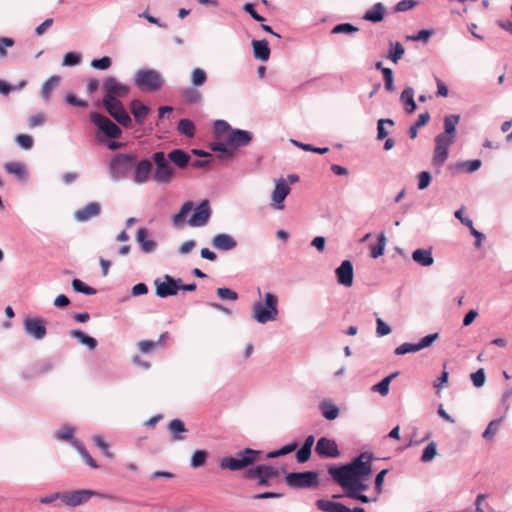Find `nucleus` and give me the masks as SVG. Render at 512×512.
<instances>
[{
  "label": "nucleus",
  "instance_id": "nucleus-46",
  "mask_svg": "<svg viewBox=\"0 0 512 512\" xmlns=\"http://www.w3.org/2000/svg\"><path fill=\"white\" fill-rule=\"evenodd\" d=\"M231 127L227 122L223 120H218L215 122L214 131L218 139L227 140V135L231 131Z\"/></svg>",
  "mask_w": 512,
  "mask_h": 512
},
{
  "label": "nucleus",
  "instance_id": "nucleus-5",
  "mask_svg": "<svg viewBox=\"0 0 512 512\" xmlns=\"http://www.w3.org/2000/svg\"><path fill=\"white\" fill-rule=\"evenodd\" d=\"M152 160L156 165V170L153 174V179L158 184H168L172 181L175 175L173 167L166 158L164 152L158 151L152 155Z\"/></svg>",
  "mask_w": 512,
  "mask_h": 512
},
{
  "label": "nucleus",
  "instance_id": "nucleus-3",
  "mask_svg": "<svg viewBox=\"0 0 512 512\" xmlns=\"http://www.w3.org/2000/svg\"><path fill=\"white\" fill-rule=\"evenodd\" d=\"M261 452L253 449H245L236 454L235 457H224L220 461V467L231 471L244 469L255 463Z\"/></svg>",
  "mask_w": 512,
  "mask_h": 512
},
{
  "label": "nucleus",
  "instance_id": "nucleus-41",
  "mask_svg": "<svg viewBox=\"0 0 512 512\" xmlns=\"http://www.w3.org/2000/svg\"><path fill=\"white\" fill-rule=\"evenodd\" d=\"M405 49L403 45L400 42H390V50L388 53V58L394 62L397 63L402 56L404 55Z\"/></svg>",
  "mask_w": 512,
  "mask_h": 512
},
{
  "label": "nucleus",
  "instance_id": "nucleus-37",
  "mask_svg": "<svg viewBox=\"0 0 512 512\" xmlns=\"http://www.w3.org/2000/svg\"><path fill=\"white\" fill-rule=\"evenodd\" d=\"M320 409L327 420H334L339 416V408L331 402L323 401L320 404Z\"/></svg>",
  "mask_w": 512,
  "mask_h": 512
},
{
  "label": "nucleus",
  "instance_id": "nucleus-4",
  "mask_svg": "<svg viewBox=\"0 0 512 512\" xmlns=\"http://www.w3.org/2000/svg\"><path fill=\"white\" fill-rule=\"evenodd\" d=\"M285 482L289 487L298 489L317 488L320 484L319 474L315 471L288 473Z\"/></svg>",
  "mask_w": 512,
  "mask_h": 512
},
{
  "label": "nucleus",
  "instance_id": "nucleus-59",
  "mask_svg": "<svg viewBox=\"0 0 512 512\" xmlns=\"http://www.w3.org/2000/svg\"><path fill=\"white\" fill-rule=\"evenodd\" d=\"M418 189H426L431 182V174L428 171H422L418 174Z\"/></svg>",
  "mask_w": 512,
  "mask_h": 512
},
{
  "label": "nucleus",
  "instance_id": "nucleus-27",
  "mask_svg": "<svg viewBox=\"0 0 512 512\" xmlns=\"http://www.w3.org/2000/svg\"><path fill=\"white\" fill-rule=\"evenodd\" d=\"M316 506L319 510L324 512H348V507L345 505L324 499L317 500Z\"/></svg>",
  "mask_w": 512,
  "mask_h": 512
},
{
  "label": "nucleus",
  "instance_id": "nucleus-58",
  "mask_svg": "<svg viewBox=\"0 0 512 512\" xmlns=\"http://www.w3.org/2000/svg\"><path fill=\"white\" fill-rule=\"evenodd\" d=\"M15 140L18 145L25 150L31 149L33 146V139L30 135L19 134Z\"/></svg>",
  "mask_w": 512,
  "mask_h": 512
},
{
  "label": "nucleus",
  "instance_id": "nucleus-13",
  "mask_svg": "<svg viewBox=\"0 0 512 512\" xmlns=\"http://www.w3.org/2000/svg\"><path fill=\"white\" fill-rule=\"evenodd\" d=\"M107 112L123 127L131 128L132 120L120 101L103 102Z\"/></svg>",
  "mask_w": 512,
  "mask_h": 512
},
{
  "label": "nucleus",
  "instance_id": "nucleus-31",
  "mask_svg": "<svg viewBox=\"0 0 512 512\" xmlns=\"http://www.w3.org/2000/svg\"><path fill=\"white\" fill-rule=\"evenodd\" d=\"M168 430L172 435L174 441H180L184 439L183 434L187 432L184 423L180 419H173L168 424Z\"/></svg>",
  "mask_w": 512,
  "mask_h": 512
},
{
  "label": "nucleus",
  "instance_id": "nucleus-30",
  "mask_svg": "<svg viewBox=\"0 0 512 512\" xmlns=\"http://www.w3.org/2000/svg\"><path fill=\"white\" fill-rule=\"evenodd\" d=\"M148 231L145 228H140L136 235V240L140 244L141 249L146 252H152L156 248V242L154 240L147 239Z\"/></svg>",
  "mask_w": 512,
  "mask_h": 512
},
{
  "label": "nucleus",
  "instance_id": "nucleus-15",
  "mask_svg": "<svg viewBox=\"0 0 512 512\" xmlns=\"http://www.w3.org/2000/svg\"><path fill=\"white\" fill-rule=\"evenodd\" d=\"M211 216V208L208 200H203L194 210V213L188 220L192 227H201L207 224Z\"/></svg>",
  "mask_w": 512,
  "mask_h": 512
},
{
  "label": "nucleus",
  "instance_id": "nucleus-38",
  "mask_svg": "<svg viewBox=\"0 0 512 512\" xmlns=\"http://www.w3.org/2000/svg\"><path fill=\"white\" fill-rule=\"evenodd\" d=\"M413 97L414 91L410 87L404 89L401 93V101L405 104L408 113H413L416 110V103Z\"/></svg>",
  "mask_w": 512,
  "mask_h": 512
},
{
  "label": "nucleus",
  "instance_id": "nucleus-40",
  "mask_svg": "<svg viewBox=\"0 0 512 512\" xmlns=\"http://www.w3.org/2000/svg\"><path fill=\"white\" fill-rule=\"evenodd\" d=\"M397 375H398V372H394V373L388 375L387 377L382 379L379 383L374 385L372 387V391L373 392H378L382 396H386L388 394V392H389V385H390L391 380L394 377H396Z\"/></svg>",
  "mask_w": 512,
  "mask_h": 512
},
{
  "label": "nucleus",
  "instance_id": "nucleus-39",
  "mask_svg": "<svg viewBox=\"0 0 512 512\" xmlns=\"http://www.w3.org/2000/svg\"><path fill=\"white\" fill-rule=\"evenodd\" d=\"M210 148L213 151L220 152L218 158L221 160L228 161V160H231L234 156L233 149L228 148L227 145H225L223 143H212L210 145Z\"/></svg>",
  "mask_w": 512,
  "mask_h": 512
},
{
  "label": "nucleus",
  "instance_id": "nucleus-19",
  "mask_svg": "<svg viewBox=\"0 0 512 512\" xmlns=\"http://www.w3.org/2000/svg\"><path fill=\"white\" fill-rule=\"evenodd\" d=\"M252 140V134L245 130L240 129H232L227 135V145H229L233 149V151L237 147L246 146Z\"/></svg>",
  "mask_w": 512,
  "mask_h": 512
},
{
  "label": "nucleus",
  "instance_id": "nucleus-57",
  "mask_svg": "<svg viewBox=\"0 0 512 512\" xmlns=\"http://www.w3.org/2000/svg\"><path fill=\"white\" fill-rule=\"evenodd\" d=\"M76 447L87 465H89L93 469H96L99 467L98 464L96 463V461L90 456L88 451L82 445H76Z\"/></svg>",
  "mask_w": 512,
  "mask_h": 512
},
{
  "label": "nucleus",
  "instance_id": "nucleus-6",
  "mask_svg": "<svg viewBox=\"0 0 512 512\" xmlns=\"http://www.w3.org/2000/svg\"><path fill=\"white\" fill-rule=\"evenodd\" d=\"M136 160L133 154H116L109 164V171L114 180H119L128 175Z\"/></svg>",
  "mask_w": 512,
  "mask_h": 512
},
{
  "label": "nucleus",
  "instance_id": "nucleus-9",
  "mask_svg": "<svg viewBox=\"0 0 512 512\" xmlns=\"http://www.w3.org/2000/svg\"><path fill=\"white\" fill-rule=\"evenodd\" d=\"M154 285L156 295L161 298H166L178 293L181 287V279H174L169 275H165L163 278L155 279Z\"/></svg>",
  "mask_w": 512,
  "mask_h": 512
},
{
  "label": "nucleus",
  "instance_id": "nucleus-8",
  "mask_svg": "<svg viewBox=\"0 0 512 512\" xmlns=\"http://www.w3.org/2000/svg\"><path fill=\"white\" fill-rule=\"evenodd\" d=\"M105 92L103 102L119 101V98L126 97L130 91V87L117 81L115 77H108L103 83Z\"/></svg>",
  "mask_w": 512,
  "mask_h": 512
},
{
  "label": "nucleus",
  "instance_id": "nucleus-34",
  "mask_svg": "<svg viewBox=\"0 0 512 512\" xmlns=\"http://www.w3.org/2000/svg\"><path fill=\"white\" fill-rule=\"evenodd\" d=\"M70 336L76 338L81 344L86 345L91 350H94L97 347V340L86 335L81 330H71Z\"/></svg>",
  "mask_w": 512,
  "mask_h": 512
},
{
  "label": "nucleus",
  "instance_id": "nucleus-14",
  "mask_svg": "<svg viewBox=\"0 0 512 512\" xmlns=\"http://www.w3.org/2000/svg\"><path fill=\"white\" fill-rule=\"evenodd\" d=\"M316 454L321 458H337L340 456L338 445L334 439L321 437L315 446Z\"/></svg>",
  "mask_w": 512,
  "mask_h": 512
},
{
  "label": "nucleus",
  "instance_id": "nucleus-11",
  "mask_svg": "<svg viewBox=\"0 0 512 512\" xmlns=\"http://www.w3.org/2000/svg\"><path fill=\"white\" fill-rule=\"evenodd\" d=\"M455 140L437 135L435 137V148L432 157V165L440 168L448 158L449 148Z\"/></svg>",
  "mask_w": 512,
  "mask_h": 512
},
{
  "label": "nucleus",
  "instance_id": "nucleus-12",
  "mask_svg": "<svg viewBox=\"0 0 512 512\" xmlns=\"http://www.w3.org/2000/svg\"><path fill=\"white\" fill-rule=\"evenodd\" d=\"M278 475V471L268 465H258L245 472L246 478L257 479L260 486H266L270 479L275 478Z\"/></svg>",
  "mask_w": 512,
  "mask_h": 512
},
{
  "label": "nucleus",
  "instance_id": "nucleus-32",
  "mask_svg": "<svg viewBox=\"0 0 512 512\" xmlns=\"http://www.w3.org/2000/svg\"><path fill=\"white\" fill-rule=\"evenodd\" d=\"M412 259L422 266H431L434 262L431 251L426 249L415 250Z\"/></svg>",
  "mask_w": 512,
  "mask_h": 512
},
{
  "label": "nucleus",
  "instance_id": "nucleus-50",
  "mask_svg": "<svg viewBox=\"0 0 512 512\" xmlns=\"http://www.w3.org/2000/svg\"><path fill=\"white\" fill-rule=\"evenodd\" d=\"M207 80L206 72L201 68H195L191 74V81L194 86H201Z\"/></svg>",
  "mask_w": 512,
  "mask_h": 512
},
{
  "label": "nucleus",
  "instance_id": "nucleus-36",
  "mask_svg": "<svg viewBox=\"0 0 512 512\" xmlns=\"http://www.w3.org/2000/svg\"><path fill=\"white\" fill-rule=\"evenodd\" d=\"M60 77L57 75L51 76L41 88V96L45 101L50 99L51 92L59 85Z\"/></svg>",
  "mask_w": 512,
  "mask_h": 512
},
{
  "label": "nucleus",
  "instance_id": "nucleus-24",
  "mask_svg": "<svg viewBox=\"0 0 512 512\" xmlns=\"http://www.w3.org/2000/svg\"><path fill=\"white\" fill-rule=\"evenodd\" d=\"M212 245L218 250L227 251L234 249L237 242L232 236L221 233L214 236L212 239Z\"/></svg>",
  "mask_w": 512,
  "mask_h": 512
},
{
  "label": "nucleus",
  "instance_id": "nucleus-7",
  "mask_svg": "<svg viewBox=\"0 0 512 512\" xmlns=\"http://www.w3.org/2000/svg\"><path fill=\"white\" fill-rule=\"evenodd\" d=\"M135 84L142 91L155 92L162 87L163 79L154 70H139L135 75Z\"/></svg>",
  "mask_w": 512,
  "mask_h": 512
},
{
  "label": "nucleus",
  "instance_id": "nucleus-52",
  "mask_svg": "<svg viewBox=\"0 0 512 512\" xmlns=\"http://www.w3.org/2000/svg\"><path fill=\"white\" fill-rule=\"evenodd\" d=\"M207 453L204 450H197L193 453L191 458V466L193 468L201 467L205 464Z\"/></svg>",
  "mask_w": 512,
  "mask_h": 512
},
{
  "label": "nucleus",
  "instance_id": "nucleus-43",
  "mask_svg": "<svg viewBox=\"0 0 512 512\" xmlns=\"http://www.w3.org/2000/svg\"><path fill=\"white\" fill-rule=\"evenodd\" d=\"M5 170L10 173L18 176L19 178H24L26 175L25 165L20 162H9L4 166Z\"/></svg>",
  "mask_w": 512,
  "mask_h": 512
},
{
  "label": "nucleus",
  "instance_id": "nucleus-23",
  "mask_svg": "<svg viewBox=\"0 0 512 512\" xmlns=\"http://www.w3.org/2000/svg\"><path fill=\"white\" fill-rule=\"evenodd\" d=\"M101 212V206L97 202H90L81 209H78L74 213V217L79 222H85L98 216Z\"/></svg>",
  "mask_w": 512,
  "mask_h": 512
},
{
  "label": "nucleus",
  "instance_id": "nucleus-29",
  "mask_svg": "<svg viewBox=\"0 0 512 512\" xmlns=\"http://www.w3.org/2000/svg\"><path fill=\"white\" fill-rule=\"evenodd\" d=\"M459 122L458 115H448L444 118V132L440 136L455 140L456 125Z\"/></svg>",
  "mask_w": 512,
  "mask_h": 512
},
{
  "label": "nucleus",
  "instance_id": "nucleus-2",
  "mask_svg": "<svg viewBox=\"0 0 512 512\" xmlns=\"http://www.w3.org/2000/svg\"><path fill=\"white\" fill-rule=\"evenodd\" d=\"M278 298L272 293H266L264 302L258 301L253 304V318L259 323H267L276 319L278 315Z\"/></svg>",
  "mask_w": 512,
  "mask_h": 512
},
{
  "label": "nucleus",
  "instance_id": "nucleus-35",
  "mask_svg": "<svg viewBox=\"0 0 512 512\" xmlns=\"http://www.w3.org/2000/svg\"><path fill=\"white\" fill-rule=\"evenodd\" d=\"M384 6L382 3H376L370 10L364 14V19L371 22H380L384 17Z\"/></svg>",
  "mask_w": 512,
  "mask_h": 512
},
{
  "label": "nucleus",
  "instance_id": "nucleus-55",
  "mask_svg": "<svg viewBox=\"0 0 512 512\" xmlns=\"http://www.w3.org/2000/svg\"><path fill=\"white\" fill-rule=\"evenodd\" d=\"M387 123L391 126L394 125V121L392 119H379L377 123V139L382 140L387 137L388 132L384 128V124Z\"/></svg>",
  "mask_w": 512,
  "mask_h": 512
},
{
  "label": "nucleus",
  "instance_id": "nucleus-47",
  "mask_svg": "<svg viewBox=\"0 0 512 512\" xmlns=\"http://www.w3.org/2000/svg\"><path fill=\"white\" fill-rule=\"evenodd\" d=\"M178 131L187 137H193L195 133V125L189 119H181L178 123Z\"/></svg>",
  "mask_w": 512,
  "mask_h": 512
},
{
  "label": "nucleus",
  "instance_id": "nucleus-62",
  "mask_svg": "<svg viewBox=\"0 0 512 512\" xmlns=\"http://www.w3.org/2000/svg\"><path fill=\"white\" fill-rule=\"evenodd\" d=\"M418 5V2L415 0H402L397 3L395 10L397 12H405L415 8Z\"/></svg>",
  "mask_w": 512,
  "mask_h": 512
},
{
  "label": "nucleus",
  "instance_id": "nucleus-44",
  "mask_svg": "<svg viewBox=\"0 0 512 512\" xmlns=\"http://www.w3.org/2000/svg\"><path fill=\"white\" fill-rule=\"evenodd\" d=\"M386 245V237L384 234H380L378 237L377 244H373L370 246V256L374 259L380 257L384 253Z\"/></svg>",
  "mask_w": 512,
  "mask_h": 512
},
{
  "label": "nucleus",
  "instance_id": "nucleus-1",
  "mask_svg": "<svg viewBox=\"0 0 512 512\" xmlns=\"http://www.w3.org/2000/svg\"><path fill=\"white\" fill-rule=\"evenodd\" d=\"M372 459V454L364 452L348 464L340 467L330 466L328 473L340 486H348L352 480L368 478L371 473Z\"/></svg>",
  "mask_w": 512,
  "mask_h": 512
},
{
  "label": "nucleus",
  "instance_id": "nucleus-16",
  "mask_svg": "<svg viewBox=\"0 0 512 512\" xmlns=\"http://www.w3.org/2000/svg\"><path fill=\"white\" fill-rule=\"evenodd\" d=\"M93 495L95 492L91 490H77L61 493L59 498L64 504L74 507L87 502Z\"/></svg>",
  "mask_w": 512,
  "mask_h": 512
},
{
  "label": "nucleus",
  "instance_id": "nucleus-21",
  "mask_svg": "<svg viewBox=\"0 0 512 512\" xmlns=\"http://www.w3.org/2000/svg\"><path fill=\"white\" fill-rule=\"evenodd\" d=\"M152 162L150 160H141L135 165L133 180L137 184H144L150 179L152 172Z\"/></svg>",
  "mask_w": 512,
  "mask_h": 512
},
{
  "label": "nucleus",
  "instance_id": "nucleus-61",
  "mask_svg": "<svg viewBox=\"0 0 512 512\" xmlns=\"http://www.w3.org/2000/svg\"><path fill=\"white\" fill-rule=\"evenodd\" d=\"M111 59L107 56L102 57L101 59H95L91 62V66L95 69L106 70L111 66Z\"/></svg>",
  "mask_w": 512,
  "mask_h": 512
},
{
  "label": "nucleus",
  "instance_id": "nucleus-53",
  "mask_svg": "<svg viewBox=\"0 0 512 512\" xmlns=\"http://www.w3.org/2000/svg\"><path fill=\"white\" fill-rule=\"evenodd\" d=\"M437 454L436 444L434 442L429 443L422 454L421 461L429 462L434 459Z\"/></svg>",
  "mask_w": 512,
  "mask_h": 512
},
{
  "label": "nucleus",
  "instance_id": "nucleus-10",
  "mask_svg": "<svg viewBox=\"0 0 512 512\" xmlns=\"http://www.w3.org/2000/svg\"><path fill=\"white\" fill-rule=\"evenodd\" d=\"M91 121L102 131L108 138L118 139L121 137L122 131L114 122L106 116L93 112L90 115Z\"/></svg>",
  "mask_w": 512,
  "mask_h": 512
},
{
  "label": "nucleus",
  "instance_id": "nucleus-28",
  "mask_svg": "<svg viewBox=\"0 0 512 512\" xmlns=\"http://www.w3.org/2000/svg\"><path fill=\"white\" fill-rule=\"evenodd\" d=\"M168 159L179 168H185L190 162L189 154L181 149H174L169 152Z\"/></svg>",
  "mask_w": 512,
  "mask_h": 512
},
{
  "label": "nucleus",
  "instance_id": "nucleus-25",
  "mask_svg": "<svg viewBox=\"0 0 512 512\" xmlns=\"http://www.w3.org/2000/svg\"><path fill=\"white\" fill-rule=\"evenodd\" d=\"M130 110L135 121L142 125L150 112V108L144 105L140 100H133L130 104Z\"/></svg>",
  "mask_w": 512,
  "mask_h": 512
},
{
  "label": "nucleus",
  "instance_id": "nucleus-33",
  "mask_svg": "<svg viewBox=\"0 0 512 512\" xmlns=\"http://www.w3.org/2000/svg\"><path fill=\"white\" fill-rule=\"evenodd\" d=\"M193 206L194 204L191 201H187L182 205L180 211L177 214H175L172 219L173 225L175 227H181L184 225L185 219L188 213H190L191 210L193 209Z\"/></svg>",
  "mask_w": 512,
  "mask_h": 512
},
{
  "label": "nucleus",
  "instance_id": "nucleus-42",
  "mask_svg": "<svg viewBox=\"0 0 512 512\" xmlns=\"http://www.w3.org/2000/svg\"><path fill=\"white\" fill-rule=\"evenodd\" d=\"M502 418L496 419L491 421L485 431L482 433V437L487 440H492L495 435L498 433L501 425H502Z\"/></svg>",
  "mask_w": 512,
  "mask_h": 512
},
{
  "label": "nucleus",
  "instance_id": "nucleus-54",
  "mask_svg": "<svg viewBox=\"0 0 512 512\" xmlns=\"http://www.w3.org/2000/svg\"><path fill=\"white\" fill-rule=\"evenodd\" d=\"M216 294L221 300L235 301L238 299V294L229 288H218Z\"/></svg>",
  "mask_w": 512,
  "mask_h": 512
},
{
  "label": "nucleus",
  "instance_id": "nucleus-22",
  "mask_svg": "<svg viewBox=\"0 0 512 512\" xmlns=\"http://www.w3.org/2000/svg\"><path fill=\"white\" fill-rule=\"evenodd\" d=\"M337 281L345 287L353 284V265L349 260H344L335 271Z\"/></svg>",
  "mask_w": 512,
  "mask_h": 512
},
{
  "label": "nucleus",
  "instance_id": "nucleus-26",
  "mask_svg": "<svg viewBox=\"0 0 512 512\" xmlns=\"http://www.w3.org/2000/svg\"><path fill=\"white\" fill-rule=\"evenodd\" d=\"M255 58L267 61L270 57V49L266 40H253L252 42Z\"/></svg>",
  "mask_w": 512,
  "mask_h": 512
},
{
  "label": "nucleus",
  "instance_id": "nucleus-48",
  "mask_svg": "<svg viewBox=\"0 0 512 512\" xmlns=\"http://www.w3.org/2000/svg\"><path fill=\"white\" fill-rule=\"evenodd\" d=\"M367 478H360L357 480L350 481L348 486H341L345 492L353 491V492H361L367 490L368 486L364 484L363 482Z\"/></svg>",
  "mask_w": 512,
  "mask_h": 512
},
{
  "label": "nucleus",
  "instance_id": "nucleus-56",
  "mask_svg": "<svg viewBox=\"0 0 512 512\" xmlns=\"http://www.w3.org/2000/svg\"><path fill=\"white\" fill-rule=\"evenodd\" d=\"M74 434V429L70 426L61 427L55 434V437L58 440L69 441L72 439Z\"/></svg>",
  "mask_w": 512,
  "mask_h": 512
},
{
  "label": "nucleus",
  "instance_id": "nucleus-20",
  "mask_svg": "<svg viewBox=\"0 0 512 512\" xmlns=\"http://www.w3.org/2000/svg\"><path fill=\"white\" fill-rule=\"evenodd\" d=\"M290 191L291 188L286 183L285 179L281 178L276 182L275 188L272 193L273 206L276 209L282 210L284 208L283 202L287 195L290 193Z\"/></svg>",
  "mask_w": 512,
  "mask_h": 512
},
{
  "label": "nucleus",
  "instance_id": "nucleus-45",
  "mask_svg": "<svg viewBox=\"0 0 512 512\" xmlns=\"http://www.w3.org/2000/svg\"><path fill=\"white\" fill-rule=\"evenodd\" d=\"M167 332L163 333L160 336V339L158 341H151V340H143L138 343V348L143 354H147L151 352L154 348H156L161 341L166 338Z\"/></svg>",
  "mask_w": 512,
  "mask_h": 512
},
{
  "label": "nucleus",
  "instance_id": "nucleus-17",
  "mask_svg": "<svg viewBox=\"0 0 512 512\" xmlns=\"http://www.w3.org/2000/svg\"><path fill=\"white\" fill-rule=\"evenodd\" d=\"M437 338H438V333H434V334L426 335L417 344L403 343L395 349L394 353L396 355H404V354L410 353V352H417L423 348L430 346Z\"/></svg>",
  "mask_w": 512,
  "mask_h": 512
},
{
  "label": "nucleus",
  "instance_id": "nucleus-49",
  "mask_svg": "<svg viewBox=\"0 0 512 512\" xmlns=\"http://www.w3.org/2000/svg\"><path fill=\"white\" fill-rule=\"evenodd\" d=\"M72 287L76 292H80L86 295H94L96 293V290L94 288L87 286L80 279H74L72 281Z\"/></svg>",
  "mask_w": 512,
  "mask_h": 512
},
{
  "label": "nucleus",
  "instance_id": "nucleus-64",
  "mask_svg": "<svg viewBox=\"0 0 512 512\" xmlns=\"http://www.w3.org/2000/svg\"><path fill=\"white\" fill-rule=\"evenodd\" d=\"M358 31V28L349 23H343L336 25L332 33H353Z\"/></svg>",
  "mask_w": 512,
  "mask_h": 512
},
{
  "label": "nucleus",
  "instance_id": "nucleus-60",
  "mask_svg": "<svg viewBox=\"0 0 512 512\" xmlns=\"http://www.w3.org/2000/svg\"><path fill=\"white\" fill-rule=\"evenodd\" d=\"M382 74L385 82V89L387 91H393V71L390 68H382Z\"/></svg>",
  "mask_w": 512,
  "mask_h": 512
},
{
  "label": "nucleus",
  "instance_id": "nucleus-51",
  "mask_svg": "<svg viewBox=\"0 0 512 512\" xmlns=\"http://www.w3.org/2000/svg\"><path fill=\"white\" fill-rule=\"evenodd\" d=\"M182 96L187 103H198L202 98L201 93L194 88L185 89Z\"/></svg>",
  "mask_w": 512,
  "mask_h": 512
},
{
  "label": "nucleus",
  "instance_id": "nucleus-18",
  "mask_svg": "<svg viewBox=\"0 0 512 512\" xmlns=\"http://www.w3.org/2000/svg\"><path fill=\"white\" fill-rule=\"evenodd\" d=\"M25 332L36 340H41L46 335L45 322L42 318H27L24 321Z\"/></svg>",
  "mask_w": 512,
  "mask_h": 512
},
{
  "label": "nucleus",
  "instance_id": "nucleus-63",
  "mask_svg": "<svg viewBox=\"0 0 512 512\" xmlns=\"http://www.w3.org/2000/svg\"><path fill=\"white\" fill-rule=\"evenodd\" d=\"M81 58L77 53L68 52L64 55L63 65L65 66H74L80 62Z\"/></svg>",
  "mask_w": 512,
  "mask_h": 512
}]
</instances>
